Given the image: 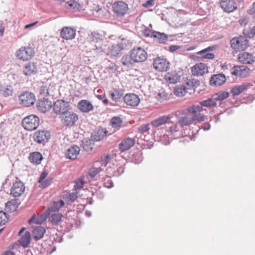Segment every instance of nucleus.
<instances>
[{"instance_id": "nucleus-1", "label": "nucleus", "mask_w": 255, "mask_h": 255, "mask_svg": "<svg viewBox=\"0 0 255 255\" xmlns=\"http://www.w3.org/2000/svg\"><path fill=\"white\" fill-rule=\"evenodd\" d=\"M39 118L34 115H30L24 118L22 121V125L27 130L36 129L39 126Z\"/></svg>"}, {"instance_id": "nucleus-2", "label": "nucleus", "mask_w": 255, "mask_h": 255, "mask_svg": "<svg viewBox=\"0 0 255 255\" xmlns=\"http://www.w3.org/2000/svg\"><path fill=\"white\" fill-rule=\"evenodd\" d=\"M35 51L33 48L30 46H22L15 53L16 57L22 61H28L34 55Z\"/></svg>"}, {"instance_id": "nucleus-3", "label": "nucleus", "mask_w": 255, "mask_h": 255, "mask_svg": "<svg viewBox=\"0 0 255 255\" xmlns=\"http://www.w3.org/2000/svg\"><path fill=\"white\" fill-rule=\"evenodd\" d=\"M130 56L135 63H140L146 60L147 52L140 47H135L130 51Z\"/></svg>"}, {"instance_id": "nucleus-4", "label": "nucleus", "mask_w": 255, "mask_h": 255, "mask_svg": "<svg viewBox=\"0 0 255 255\" xmlns=\"http://www.w3.org/2000/svg\"><path fill=\"white\" fill-rule=\"evenodd\" d=\"M63 124L67 127L73 126L79 119L78 115L69 110L61 116Z\"/></svg>"}, {"instance_id": "nucleus-5", "label": "nucleus", "mask_w": 255, "mask_h": 255, "mask_svg": "<svg viewBox=\"0 0 255 255\" xmlns=\"http://www.w3.org/2000/svg\"><path fill=\"white\" fill-rule=\"evenodd\" d=\"M207 119L206 116L203 114H199L192 117H189L188 116H183L178 120V124L181 127L185 126H188L192 124L194 122H203Z\"/></svg>"}, {"instance_id": "nucleus-6", "label": "nucleus", "mask_w": 255, "mask_h": 255, "mask_svg": "<svg viewBox=\"0 0 255 255\" xmlns=\"http://www.w3.org/2000/svg\"><path fill=\"white\" fill-rule=\"evenodd\" d=\"M50 137V132L46 130H38L35 131L33 135L34 141L43 145L49 141Z\"/></svg>"}, {"instance_id": "nucleus-7", "label": "nucleus", "mask_w": 255, "mask_h": 255, "mask_svg": "<svg viewBox=\"0 0 255 255\" xmlns=\"http://www.w3.org/2000/svg\"><path fill=\"white\" fill-rule=\"evenodd\" d=\"M165 128L166 132L168 133L167 135H171V137L178 138L183 136L182 132L177 124L168 122L165 125Z\"/></svg>"}, {"instance_id": "nucleus-8", "label": "nucleus", "mask_w": 255, "mask_h": 255, "mask_svg": "<svg viewBox=\"0 0 255 255\" xmlns=\"http://www.w3.org/2000/svg\"><path fill=\"white\" fill-rule=\"evenodd\" d=\"M248 44V40L244 37H234L231 40V45L233 49L237 51L245 50Z\"/></svg>"}, {"instance_id": "nucleus-9", "label": "nucleus", "mask_w": 255, "mask_h": 255, "mask_svg": "<svg viewBox=\"0 0 255 255\" xmlns=\"http://www.w3.org/2000/svg\"><path fill=\"white\" fill-rule=\"evenodd\" d=\"M127 41L123 39L120 42L112 44L109 47L108 54L112 56H118L122 54V51L126 48Z\"/></svg>"}, {"instance_id": "nucleus-10", "label": "nucleus", "mask_w": 255, "mask_h": 255, "mask_svg": "<svg viewBox=\"0 0 255 255\" xmlns=\"http://www.w3.org/2000/svg\"><path fill=\"white\" fill-rule=\"evenodd\" d=\"M89 38L90 41L95 44V48L94 50L96 51V52L102 54L104 52L101 45L102 42V36L99 33L94 31L91 32Z\"/></svg>"}, {"instance_id": "nucleus-11", "label": "nucleus", "mask_w": 255, "mask_h": 255, "mask_svg": "<svg viewBox=\"0 0 255 255\" xmlns=\"http://www.w3.org/2000/svg\"><path fill=\"white\" fill-rule=\"evenodd\" d=\"M20 104L25 107H30L34 104L35 101V96L31 92H24L19 96Z\"/></svg>"}, {"instance_id": "nucleus-12", "label": "nucleus", "mask_w": 255, "mask_h": 255, "mask_svg": "<svg viewBox=\"0 0 255 255\" xmlns=\"http://www.w3.org/2000/svg\"><path fill=\"white\" fill-rule=\"evenodd\" d=\"M24 190L25 186L23 183L16 178L10 188V194L14 197H18L21 195Z\"/></svg>"}, {"instance_id": "nucleus-13", "label": "nucleus", "mask_w": 255, "mask_h": 255, "mask_svg": "<svg viewBox=\"0 0 255 255\" xmlns=\"http://www.w3.org/2000/svg\"><path fill=\"white\" fill-rule=\"evenodd\" d=\"M243 5V4H239L235 0H224L220 2L221 7L227 12H233L237 9L238 6Z\"/></svg>"}, {"instance_id": "nucleus-14", "label": "nucleus", "mask_w": 255, "mask_h": 255, "mask_svg": "<svg viewBox=\"0 0 255 255\" xmlns=\"http://www.w3.org/2000/svg\"><path fill=\"white\" fill-rule=\"evenodd\" d=\"M153 66L159 72L167 71L169 68V62L165 58L157 57L154 60Z\"/></svg>"}, {"instance_id": "nucleus-15", "label": "nucleus", "mask_w": 255, "mask_h": 255, "mask_svg": "<svg viewBox=\"0 0 255 255\" xmlns=\"http://www.w3.org/2000/svg\"><path fill=\"white\" fill-rule=\"evenodd\" d=\"M144 34L147 36L155 38V41L160 43L165 44L168 41V36L164 33L148 29L145 30Z\"/></svg>"}, {"instance_id": "nucleus-16", "label": "nucleus", "mask_w": 255, "mask_h": 255, "mask_svg": "<svg viewBox=\"0 0 255 255\" xmlns=\"http://www.w3.org/2000/svg\"><path fill=\"white\" fill-rule=\"evenodd\" d=\"M69 104L63 100H57L54 104L53 109L57 114H60L61 116L68 110Z\"/></svg>"}, {"instance_id": "nucleus-17", "label": "nucleus", "mask_w": 255, "mask_h": 255, "mask_svg": "<svg viewBox=\"0 0 255 255\" xmlns=\"http://www.w3.org/2000/svg\"><path fill=\"white\" fill-rule=\"evenodd\" d=\"M112 8L114 12L119 17L124 16L128 10L127 4L121 1L114 3Z\"/></svg>"}, {"instance_id": "nucleus-18", "label": "nucleus", "mask_w": 255, "mask_h": 255, "mask_svg": "<svg viewBox=\"0 0 255 255\" xmlns=\"http://www.w3.org/2000/svg\"><path fill=\"white\" fill-rule=\"evenodd\" d=\"M77 109L83 113H89L94 110L92 103L88 100H81L78 103Z\"/></svg>"}, {"instance_id": "nucleus-19", "label": "nucleus", "mask_w": 255, "mask_h": 255, "mask_svg": "<svg viewBox=\"0 0 255 255\" xmlns=\"http://www.w3.org/2000/svg\"><path fill=\"white\" fill-rule=\"evenodd\" d=\"M124 100L127 106L132 107L137 106L140 103V99L138 96L133 93L126 94L124 97Z\"/></svg>"}, {"instance_id": "nucleus-20", "label": "nucleus", "mask_w": 255, "mask_h": 255, "mask_svg": "<svg viewBox=\"0 0 255 255\" xmlns=\"http://www.w3.org/2000/svg\"><path fill=\"white\" fill-rule=\"evenodd\" d=\"M108 131L106 128L101 127L97 128L92 133L91 140L93 141H99L107 136Z\"/></svg>"}, {"instance_id": "nucleus-21", "label": "nucleus", "mask_w": 255, "mask_h": 255, "mask_svg": "<svg viewBox=\"0 0 255 255\" xmlns=\"http://www.w3.org/2000/svg\"><path fill=\"white\" fill-rule=\"evenodd\" d=\"M50 214L47 209L40 215H38L37 216L34 214L28 220V223L31 224L32 223H34L36 224H41L46 220L48 217H49Z\"/></svg>"}, {"instance_id": "nucleus-22", "label": "nucleus", "mask_w": 255, "mask_h": 255, "mask_svg": "<svg viewBox=\"0 0 255 255\" xmlns=\"http://www.w3.org/2000/svg\"><path fill=\"white\" fill-rule=\"evenodd\" d=\"M52 106L51 102L45 98L39 99L36 103L38 110L43 113L48 111Z\"/></svg>"}, {"instance_id": "nucleus-23", "label": "nucleus", "mask_w": 255, "mask_h": 255, "mask_svg": "<svg viewBox=\"0 0 255 255\" xmlns=\"http://www.w3.org/2000/svg\"><path fill=\"white\" fill-rule=\"evenodd\" d=\"M60 36L65 40H71L75 38L76 30L73 28L65 26L62 28L60 31Z\"/></svg>"}, {"instance_id": "nucleus-24", "label": "nucleus", "mask_w": 255, "mask_h": 255, "mask_svg": "<svg viewBox=\"0 0 255 255\" xmlns=\"http://www.w3.org/2000/svg\"><path fill=\"white\" fill-rule=\"evenodd\" d=\"M191 72L193 75L202 76L208 72V67L204 63H197L192 68Z\"/></svg>"}, {"instance_id": "nucleus-25", "label": "nucleus", "mask_w": 255, "mask_h": 255, "mask_svg": "<svg viewBox=\"0 0 255 255\" xmlns=\"http://www.w3.org/2000/svg\"><path fill=\"white\" fill-rule=\"evenodd\" d=\"M80 151V148L78 145H72L66 149L65 153V157L71 160L75 159L79 154Z\"/></svg>"}, {"instance_id": "nucleus-26", "label": "nucleus", "mask_w": 255, "mask_h": 255, "mask_svg": "<svg viewBox=\"0 0 255 255\" xmlns=\"http://www.w3.org/2000/svg\"><path fill=\"white\" fill-rule=\"evenodd\" d=\"M135 143L134 138L127 137L119 144V149L121 151H125L133 146Z\"/></svg>"}, {"instance_id": "nucleus-27", "label": "nucleus", "mask_w": 255, "mask_h": 255, "mask_svg": "<svg viewBox=\"0 0 255 255\" xmlns=\"http://www.w3.org/2000/svg\"><path fill=\"white\" fill-rule=\"evenodd\" d=\"M232 74L235 76L244 78L249 74V69L245 66H236L232 69Z\"/></svg>"}, {"instance_id": "nucleus-28", "label": "nucleus", "mask_w": 255, "mask_h": 255, "mask_svg": "<svg viewBox=\"0 0 255 255\" xmlns=\"http://www.w3.org/2000/svg\"><path fill=\"white\" fill-rule=\"evenodd\" d=\"M23 71L24 74L27 76L35 74L37 72V63L31 62L26 63Z\"/></svg>"}, {"instance_id": "nucleus-29", "label": "nucleus", "mask_w": 255, "mask_h": 255, "mask_svg": "<svg viewBox=\"0 0 255 255\" xmlns=\"http://www.w3.org/2000/svg\"><path fill=\"white\" fill-rule=\"evenodd\" d=\"M226 81V77L223 74H218L211 77L210 83L211 86H217L222 85Z\"/></svg>"}, {"instance_id": "nucleus-30", "label": "nucleus", "mask_w": 255, "mask_h": 255, "mask_svg": "<svg viewBox=\"0 0 255 255\" xmlns=\"http://www.w3.org/2000/svg\"><path fill=\"white\" fill-rule=\"evenodd\" d=\"M238 59L243 64H252L255 61V57L253 54L246 52L240 53Z\"/></svg>"}, {"instance_id": "nucleus-31", "label": "nucleus", "mask_w": 255, "mask_h": 255, "mask_svg": "<svg viewBox=\"0 0 255 255\" xmlns=\"http://www.w3.org/2000/svg\"><path fill=\"white\" fill-rule=\"evenodd\" d=\"M251 86L252 85L250 83H245L241 85L236 86L232 88L231 93L234 96H238L251 88Z\"/></svg>"}, {"instance_id": "nucleus-32", "label": "nucleus", "mask_w": 255, "mask_h": 255, "mask_svg": "<svg viewBox=\"0 0 255 255\" xmlns=\"http://www.w3.org/2000/svg\"><path fill=\"white\" fill-rule=\"evenodd\" d=\"M171 119L170 116H163L155 119L150 123L153 128H157L163 125L168 123V121Z\"/></svg>"}, {"instance_id": "nucleus-33", "label": "nucleus", "mask_w": 255, "mask_h": 255, "mask_svg": "<svg viewBox=\"0 0 255 255\" xmlns=\"http://www.w3.org/2000/svg\"><path fill=\"white\" fill-rule=\"evenodd\" d=\"M112 100L115 102H120L124 95V90L120 88L114 89L110 91Z\"/></svg>"}, {"instance_id": "nucleus-34", "label": "nucleus", "mask_w": 255, "mask_h": 255, "mask_svg": "<svg viewBox=\"0 0 255 255\" xmlns=\"http://www.w3.org/2000/svg\"><path fill=\"white\" fill-rule=\"evenodd\" d=\"M43 158L42 154L39 152H32L29 156L30 162L35 165L40 164Z\"/></svg>"}, {"instance_id": "nucleus-35", "label": "nucleus", "mask_w": 255, "mask_h": 255, "mask_svg": "<svg viewBox=\"0 0 255 255\" xmlns=\"http://www.w3.org/2000/svg\"><path fill=\"white\" fill-rule=\"evenodd\" d=\"M64 205V202L63 200H60L57 201H54L52 202L50 207L47 209L50 212H58L59 209Z\"/></svg>"}, {"instance_id": "nucleus-36", "label": "nucleus", "mask_w": 255, "mask_h": 255, "mask_svg": "<svg viewBox=\"0 0 255 255\" xmlns=\"http://www.w3.org/2000/svg\"><path fill=\"white\" fill-rule=\"evenodd\" d=\"M63 215L60 213L50 214L49 222L53 226L58 225L62 220Z\"/></svg>"}, {"instance_id": "nucleus-37", "label": "nucleus", "mask_w": 255, "mask_h": 255, "mask_svg": "<svg viewBox=\"0 0 255 255\" xmlns=\"http://www.w3.org/2000/svg\"><path fill=\"white\" fill-rule=\"evenodd\" d=\"M45 232V230L44 228L41 226L37 227L32 232L33 239L35 241L40 240L43 237Z\"/></svg>"}, {"instance_id": "nucleus-38", "label": "nucleus", "mask_w": 255, "mask_h": 255, "mask_svg": "<svg viewBox=\"0 0 255 255\" xmlns=\"http://www.w3.org/2000/svg\"><path fill=\"white\" fill-rule=\"evenodd\" d=\"M19 204L17 199H11L5 204L6 210L10 212L15 211L18 207Z\"/></svg>"}, {"instance_id": "nucleus-39", "label": "nucleus", "mask_w": 255, "mask_h": 255, "mask_svg": "<svg viewBox=\"0 0 255 255\" xmlns=\"http://www.w3.org/2000/svg\"><path fill=\"white\" fill-rule=\"evenodd\" d=\"M122 65L126 68H131L133 66L134 62L132 61L130 54L123 56L120 60Z\"/></svg>"}, {"instance_id": "nucleus-40", "label": "nucleus", "mask_w": 255, "mask_h": 255, "mask_svg": "<svg viewBox=\"0 0 255 255\" xmlns=\"http://www.w3.org/2000/svg\"><path fill=\"white\" fill-rule=\"evenodd\" d=\"M186 110L188 113L193 114V116H195L199 114H201L200 112L203 111V109L201 105H193L188 107Z\"/></svg>"}, {"instance_id": "nucleus-41", "label": "nucleus", "mask_w": 255, "mask_h": 255, "mask_svg": "<svg viewBox=\"0 0 255 255\" xmlns=\"http://www.w3.org/2000/svg\"><path fill=\"white\" fill-rule=\"evenodd\" d=\"M13 93V89L10 85L1 86L0 93L4 97L11 96Z\"/></svg>"}, {"instance_id": "nucleus-42", "label": "nucleus", "mask_w": 255, "mask_h": 255, "mask_svg": "<svg viewBox=\"0 0 255 255\" xmlns=\"http://www.w3.org/2000/svg\"><path fill=\"white\" fill-rule=\"evenodd\" d=\"M30 234L28 232H26L23 236L19 239V244L23 247H26L29 244L30 241Z\"/></svg>"}, {"instance_id": "nucleus-43", "label": "nucleus", "mask_w": 255, "mask_h": 255, "mask_svg": "<svg viewBox=\"0 0 255 255\" xmlns=\"http://www.w3.org/2000/svg\"><path fill=\"white\" fill-rule=\"evenodd\" d=\"M123 123V120L120 117H114L110 121L111 126L114 128H119Z\"/></svg>"}, {"instance_id": "nucleus-44", "label": "nucleus", "mask_w": 255, "mask_h": 255, "mask_svg": "<svg viewBox=\"0 0 255 255\" xmlns=\"http://www.w3.org/2000/svg\"><path fill=\"white\" fill-rule=\"evenodd\" d=\"M200 105L202 107L210 108L216 106L217 103L214 99L213 96L211 98L203 100L199 102Z\"/></svg>"}, {"instance_id": "nucleus-45", "label": "nucleus", "mask_w": 255, "mask_h": 255, "mask_svg": "<svg viewBox=\"0 0 255 255\" xmlns=\"http://www.w3.org/2000/svg\"><path fill=\"white\" fill-rule=\"evenodd\" d=\"M229 96L228 92L220 91L213 95L215 102L217 101H222L227 99Z\"/></svg>"}, {"instance_id": "nucleus-46", "label": "nucleus", "mask_w": 255, "mask_h": 255, "mask_svg": "<svg viewBox=\"0 0 255 255\" xmlns=\"http://www.w3.org/2000/svg\"><path fill=\"white\" fill-rule=\"evenodd\" d=\"M66 4L67 5L66 6L67 8H72L78 10H80L83 8V6L81 4L74 0L68 1Z\"/></svg>"}, {"instance_id": "nucleus-47", "label": "nucleus", "mask_w": 255, "mask_h": 255, "mask_svg": "<svg viewBox=\"0 0 255 255\" xmlns=\"http://www.w3.org/2000/svg\"><path fill=\"white\" fill-rule=\"evenodd\" d=\"M201 56H196V58L199 61H203L204 59H213L215 55L213 53L206 52L204 54H199Z\"/></svg>"}, {"instance_id": "nucleus-48", "label": "nucleus", "mask_w": 255, "mask_h": 255, "mask_svg": "<svg viewBox=\"0 0 255 255\" xmlns=\"http://www.w3.org/2000/svg\"><path fill=\"white\" fill-rule=\"evenodd\" d=\"M174 94L177 96L181 97L184 96L186 93V89L184 87H178L174 89Z\"/></svg>"}, {"instance_id": "nucleus-49", "label": "nucleus", "mask_w": 255, "mask_h": 255, "mask_svg": "<svg viewBox=\"0 0 255 255\" xmlns=\"http://www.w3.org/2000/svg\"><path fill=\"white\" fill-rule=\"evenodd\" d=\"M113 175L114 176H119L124 173L125 168L123 166L115 167L113 168Z\"/></svg>"}, {"instance_id": "nucleus-50", "label": "nucleus", "mask_w": 255, "mask_h": 255, "mask_svg": "<svg viewBox=\"0 0 255 255\" xmlns=\"http://www.w3.org/2000/svg\"><path fill=\"white\" fill-rule=\"evenodd\" d=\"M101 170V168L91 167L89 169L88 174L92 178L95 177Z\"/></svg>"}, {"instance_id": "nucleus-51", "label": "nucleus", "mask_w": 255, "mask_h": 255, "mask_svg": "<svg viewBox=\"0 0 255 255\" xmlns=\"http://www.w3.org/2000/svg\"><path fill=\"white\" fill-rule=\"evenodd\" d=\"M8 217L6 213L3 211L0 212V226L4 225L7 222Z\"/></svg>"}, {"instance_id": "nucleus-52", "label": "nucleus", "mask_w": 255, "mask_h": 255, "mask_svg": "<svg viewBox=\"0 0 255 255\" xmlns=\"http://www.w3.org/2000/svg\"><path fill=\"white\" fill-rule=\"evenodd\" d=\"M103 184L105 187L107 188H111L114 186V183L111 177L109 176L104 178L103 180Z\"/></svg>"}, {"instance_id": "nucleus-53", "label": "nucleus", "mask_w": 255, "mask_h": 255, "mask_svg": "<svg viewBox=\"0 0 255 255\" xmlns=\"http://www.w3.org/2000/svg\"><path fill=\"white\" fill-rule=\"evenodd\" d=\"M246 36L249 38H252L255 36V25L251 28L250 30H248L245 32Z\"/></svg>"}, {"instance_id": "nucleus-54", "label": "nucleus", "mask_w": 255, "mask_h": 255, "mask_svg": "<svg viewBox=\"0 0 255 255\" xmlns=\"http://www.w3.org/2000/svg\"><path fill=\"white\" fill-rule=\"evenodd\" d=\"M82 146L84 149L86 151H90L93 148L92 145L90 144V141L88 140L82 141Z\"/></svg>"}, {"instance_id": "nucleus-55", "label": "nucleus", "mask_w": 255, "mask_h": 255, "mask_svg": "<svg viewBox=\"0 0 255 255\" xmlns=\"http://www.w3.org/2000/svg\"><path fill=\"white\" fill-rule=\"evenodd\" d=\"M149 126L148 124L141 125L138 128V130L140 133L146 132L150 129Z\"/></svg>"}, {"instance_id": "nucleus-56", "label": "nucleus", "mask_w": 255, "mask_h": 255, "mask_svg": "<svg viewBox=\"0 0 255 255\" xmlns=\"http://www.w3.org/2000/svg\"><path fill=\"white\" fill-rule=\"evenodd\" d=\"M154 2L155 0H147L142 4V6L144 7H149L154 5Z\"/></svg>"}, {"instance_id": "nucleus-57", "label": "nucleus", "mask_w": 255, "mask_h": 255, "mask_svg": "<svg viewBox=\"0 0 255 255\" xmlns=\"http://www.w3.org/2000/svg\"><path fill=\"white\" fill-rule=\"evenodd\" d=\"M84 185V182L82 180L77 181L75 186L74 188L76 189H80L83 188Z\"/></svg>"}, {"instance_id": "nucleus-58", "label": "nucleus", "mask_w": 255, "mask_h": 255, "mask_svg": "<svg viewBox=\"0 0 255 255\" xmlns=\"http://www.w3.org/2000/svg\"><path fill=\"white\" fill-rule=\"evenodd\" d=\"M77 198V195L74 193L69 194V195L68 196V200L71 201V202H73L74 201H75Z\"/></svg>"}, {"instance_id": "nucleus-59", "label": "nucleus", "mask_w": 255, "mask_h": 255, "mask_svg": "<svg viewBox=\"0 0 255 255\" xmlns=\"http://www.w3.org/2000/svg\"><path fill=\"white\" fill-rule=\"evenodd\" d=\"M213 48L212 47H211V46H209L207 48L202 50H201L199 52H198L197 53V54H204L206 52H209V51H211L212 50H213Z\"/></svg>"}, {"instance_id": "nucleus-60", "label": "nucleus", "mask_w": 255, "mask_h": 255, "mask_svg": "<svg viewBox=\"0 0 255 255\" xmlns=\"http://www.w3.org/2000/svg\"><path fill=\"white\" fill-rule=\"evenodd\" d=\"M47 172H43L40 176V177L39 178V180H38V182L39 183H41L42 182V181L46 178V177L47 176Z\"/></svg>"}, {"instance_id": "nucleus-61", "label": "nucleus", "mask_w": 255, "mask_h": 255, "mask_svg": "<svg viewBox=\"0 0 255 255\" xmlns=\"http://www.w3.org/2000/svg\"><path fill=\"white\" fill-rule=\"evenodd\" d=\"M190 82L193 87H197L200 85V81L198 80L193 79Z\"/></svg>"}, {"instance_id": "nucleus-62", "label": "nucleus", "mask_w": 255, "mask_h": 255, "mask_svg": "<svg viewBox=\"0 0 255 255\" xmlns=\"http://www.w3.org/2000/svg\"><path fill=\"white\" fill-rule=\"evenodd\" d=\"M41 186L43 188H45L48 186L50 184V180L47 179L45 181H42L41 182Z\"/></svg>"}, {"instance_id": "nucleus-63", "label": "nucleus", "mask_w": 255, "mask_h": 255, "mask_svg": "<svg viewBox=\"0 0 255 255\" xmlns=\"http://www.w3.org/2000/svg\"><path fill=\"white\" fill-rule=\"evenodd\" d=\"M41 93L43 94L44 95L47 94L49 95V92L48 90L47 89L46 86H43L41 87Z\"/></svg>"}, {"instance_id": "nucleus-64", "label": "nucleus", "mask_w": 255, "mask_h": 255, "mask_svg": "<svg viewBox=\"0 0 255 255\" xmlns=\"http://www.w3.org/2000/svg\"><path fill=\"white\" fill-rule=\"evenodd\" d=\"M202 127L205 130H209L211 128V125L209 123H205L203 124Z\"/></svg>"}]
</instances>
